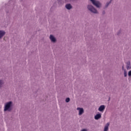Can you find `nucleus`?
Instances as JSON below:
<instances>
[{"label": "nucleus", "mask_w": 131, "mask_h": 131, "mask_svg": "<svg viewBox=\"0 0 131 131\" xmlns=\"http://www.w3.org/2000/svg\"><path fill=\"white\" fill-rule=\"evenodd\" d=\"M13 110V102L9 101L5 103L4 106V112L8 111V112H11Z\"/></svg>", "instance_id": "1"}, {"label": "nucleus", "mask_w": 131, "mask_h": 131, "mask_svg": "<svg viewBox=\"0 0 131 131\" xmlns=\"http://www.w3.org/2000/svg\"><path fill=\"white\" fill-rule=\"evenodd\" d=\"M87 9L89 12L92 13L93 14H99V11L93 6L92 4H89L87 6Z\"/></svg>", "instance_id": "2"}, {"label": "nucleus", "mask_w": 131, "mask_h": 131, "mask_svg": "<svg viewBox=\"0 0 131 131\" xmlns=\"http://www.w3.org/2000/svg\"><path fill=\"white\" fill-rule=\"evenodd\" d=\"M92 3V5L97 8V9H100V8H102V3L98 1V0H90Z\"/></svg>", "instance_id": "3"}, {"label": "nucleus", "mask_w": 131, "mask_h": 131, "mask_svg": "<svg viewBox=\"0 0 131 131\" xmlns=\"http://www.w3.org/2000/svg\"><path fill=\"white\" fill-rule=\"evenodd\" d=\"M77 110L79 111L78 115H82V114H83V113H84V110H83V108L77 107Z\"/></svg>", "instance_id": "4"}, {"label": "nucleus", "mask_w": 131, "mask_h": 131, "mask_svg": "<svg viewBox=\"0 0 131 131\" xmlns=\"http://www.w3.org/2000/svg\"><path fill=\"white\" fill-rule=\"evenodd\" d=\"M65 8L66 9H67V10H71V9H72L73 7H72V5H71V4L68 3L65 5Z\"/></svg>", "instance_id": "5"}, {"label": "nucleus", "mask_w": 131, "mask_h": 131, "mask_svg": "<svg viewBox=\"0 0 131 131\" xmlns=\"http://www.w3.org/2000/svg\"><path fill=\"white\" fill-rule=\"evenodd\" d=\"M49 38L52 42H55L56 41H57V39L53 35H50Z\"/></svg>", "instance_id": "6"}, {"label": "nucleus", "mask_w": 131, "mask_h": 131, "mask_svg": "<svg viewBox=\"0 0 131 131\" xmlns=\"http://www.w3.org/2000/svg\"><path fill=\"white\" fill-rule=\"evenodd\" d=\"M6 35V32L4 30H0V39H2Z\"/></svg>", "instance_id": "7"}, {"label": "nucleus", "mask_w": 131, "mask_h": 131, "mask_svg": "<svg viewBox=\"0 0 131 131\" xmlns=\"http://www.w3.org/2000/svg\"><path fill=\"white\" fill-rule=\"evenodd\" d=\"M105 106L104 105H100L98 108V111L100 112H104V110H105Z\"/></svg>", "instance_id": "8"}, {"label": "nucleus", "mask_w": 131, "mask_h": 131, "mask_svg": "<svg viewBox=\"0 0 131 131\" xmlns=\"http://www.w3.org/2000/svg\"><path fill=\"white\" fill-rule=\"evenodd\" d=\"M102 117V114H97L95 116L94 118L96 119V120H99L100 118Z\"/></svg>", "instance_id": "9"}, {"label": "nucleus", "mask_w": 131, "mask_h": 131, "mask_svg": "<svg viewBox=\"0 0 131 131\" xmlns=\"http://www.w3.org/2000/svg\"><path fill=\"white\" fill-rule=\"evenodd\" d=\"M112 3V0H110V2H108L106 3V4L105 5V6L103 7V9L105 10V9H107V8H108V7H109V5H110V4H111Z\"/></svg>", "instance_id": "10"}, {"label": "nucleus", "mask_w": 131, "mask_h": 131, "mask_svg": "<svg viewBox=\"0 0 131 131\" xmlns=\"http://www.w3.org/2000/svg\"><path fill=\"white\" fill-rule=\"evenodd\" d=\"M126 67L127 70H129V69H130V61H129L126 62Z\"/></svg>", "instance_id": "11"}, {"label": "nucleus", "mask_w": 131, "mask_h": 131, "mask_svg": "<svg viewBox=\"0 0 131 131\" xmlns=\"http://www.w3.org/2000/svg\"><path fill=\"white\" fill-rule=\"evenodd\" d=\"M110 124V123H106V124L105 125V126L104 127V131H108V129H109Z\"/></svg>", "instance_id": "12"}, {"label": "nucleus", "mask_w": 131, "mask_h": 131, "mask_svg": "<svg viewBox=\"0 0 131 131\" xmlns=\"http://www.w3.org/2000/svg\"><path fill=\"white\" fill-rule=\"evenodd\" d=\"M57 3L59 6H62L64 4V1L63 0H57Z\"/></svg>", "instance_id": "13"}, {"label": "nucleus", "mask_w": 131, "mask_h": 131, "mask_svg": "<svg viewBox=\"0 0 131 131\" xmlns=\"http://www.w3.org/2000/svg\"><path fill=\"white\" fill-rule=\"evenodd\" d=\"M123 74H124V77H127V71H126V70H124Z\"/></svg>", "instance_id": "14"}, {"label": "nucleus", "mask_w": 131, "mask_h": 131, "mask_svg": "<svg viewBox=\"0 0 131 131\" xmlns=\"http://www.w3.org/2000/svg\"><path fill=\"white\" fill-rule=\"evenodd\" d=\"M3 84H4V82H3V80H0V89L3 88Z\"/></svg>", "instance_id": "15"}, {"label": "nucleus", "mask_w": 131, "mask_h": 131, "mask_svg": "<svg viewBox=\"0 0 131 131\" xmlns=\"http://www.w3.org/2000/svg\"><path fill=\"white\" fill-rule=\"evenodd\" d=\"M66 102L67 103H69V102H70V98H66Z\"/></svg>", "instance_id": "16"}, {"label": "nucleus", "mask_w": 131, "mask_h": 131, "mask_svg": "<svg viewBox=\"0 0 131 131\" xmlns=\"http://www.w3.org/2000/svg\"><path fill=\"white\" fill-rule=\"evenodd\" d=\"M128 76H131V70L128 72Z\"/></svg>", "instance_id": "17"}, {"label": "nucleus", "mask_w": 131, "mask_h": 131, "mask_svg": "<svg viewBox=\"0 0 131 131\" xmlns=\"http://www.w3.org/2000/svg\"><path fill=\"white\" fill-rule=\"evenodd\" d=\"M105 11H102V15H105Z\"/></svg>", "instance_id": "18"}, {"label": "nucleus", "mask_w": 131, "mask_h": 131, "mask_svg": "<svg viewBox=\"0 0 131 131\" xmlns=\"http://www.w3.org/2000/svg\"><path fill=\"white\" fill-rule=\"evenodd\" d=\"M81 131H88V130L86 129H83Z\"/></svg>", "instance_id": "19"}, {"label": "nucleus", "mask_w": 131, "mask_h": 131, "mask_svg": "<svg viewBox=\"0 0 131 131\" xmlns=\"http://www.w3.org/2000/svg\"><path fill=\"white\" fill-rule=\"evenodd\" d=\"M122 70H123V71H124V67H123V66H122Z\"/></svg>", "instance_id": "20"}, {"label": "nucleus", "mask_w": 131, "mask_h": 131, "mask_svg": "<svg viewBox=\"0 0 131 131\" xmlns=\"http://www.w3.org/2000/svg\"><path fill=\"white\" fill-rule=\"evenodd\" d=\"M108 101H110V98H109V99H108Z\"/></svg>", "instance_id": "21"}]
</instances>
